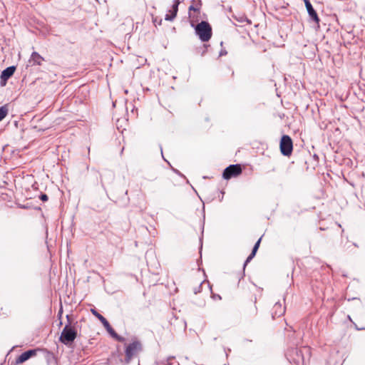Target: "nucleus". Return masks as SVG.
I'll list each match as a JSON object with an SVG mask.
<instances>
[{
  "instance_id": "1",
  "label": "nucleus",
  "mask_w": 365,
  "mask_h": 365,
  "mask_svg": "<svg viewBox=\"0 0 365 365\" xmlns=\"http://www.w3.org/2000/svg\"><path fill=\"white\" fill-rule=\"evenodd\" d=\"M196 34L202 41H208L212 36V28L207 21H201L195 26Z\"/></svg>"
},
{
  "instance_id": "2",
  "label": "nucleus",
  "mask_w": 365,
  "mask_h": 365,
  "mask_svg": "<svg viewBox=\"0 0 365 365\" xmlns=\"http://www.w3.org/2000/svg\"><path fill=\"white\" fill-rule=\"evenodd\" d=\"M77 336V331L75 327H71L70 324H66L62 330L60 336V341L68 345L72 343Z\"/></svg>"
},
{
  "instance_id": "3",
  "label": "nucleus",
  "mask_w": 365,
  "mask_h": 365,
  "mask_svg": "<svg viewBox=\"0 0 365 365\" xmlns=\"http://www.w3.org/2000/svg\"><path fill=\"white\" fill-rule=\"evenodd\" d=\"M91 312L92 314L96 317L103 324V327L106 328V329L107 330V331L110 334V336L112 337H113L114 339H115L117 341H120V342H123L125 341V338L118 335L115 331H114V329L111 327V326L110 325L109 322L107 321V319L103 317L102 316L101 314H99L96 309H91Z\"/></svg>"
},
{
  "instance_id": "4",
  "label": "nucleus",
  "mask_w": 365,
  "mask_h": 365,
  "mask_svg": "<svg viewBox=\"0 0 365 365\" xmlns=\"http://www.w3.org/2000/svg\"><path fill=\"white\" fill-rule=\"evenodd\" d=\"M142 350V344L139 341H133L125 349V360L129 362L133 357L136 356Z\"/></svg>"
},
{
  "instance_id": "5",
  "label": "nucleus",
  "mask_w": 365,
  "mask_h": 365,
  "mask_svg": "<svg viewBox=\"0 0 365 365\" xmlns=\"http://www.w3.org/2000/svg\"><path fill=\"white\" fill-rule=\"evenodd\" d=\"M292 148L293 144L291 138L289 135H283L280 141L281 153L285 156H289L292 152Z\"/></svg>"
},
{
  "instance_id": "6",
  "label": "nucleus",
  "mask_w": 365,
  "mask_h": 365,
  "mask_svg": "<svg viewBox=\"0 0 365 365\" xmlns=\"http://www.w3.org/2000/svg\"><path fill=\"white\" fill-rule=\"evenodd\" d=\"M242 169L240 165H231L226 168L223 172L222 176L225 179H230L240 174Z\"/></svg>"
},
{
  "instance_id": "7",
  "label": "nucleus",
  "mask_w": 365,
  "mask_h": 365,
  "mask_svg": "<svg viewBox=\"0 0 365 365\" xmlns=\"http://www.w3.org/2000/svg\"><path fill=\"white\" fill-rule=\"evenodd\" d=\"M16 71V66H11L4 69L0 76L1 86H5L7 81L14 75Z\"/></svg>"
},
{
  "instance_id": "8",
  "label": "nucleus",
  "mask_w": 365,
  "mask_h": 365,
  "mask_svg": "<svg viewBox=\"0 0 365 365\" xmlns=\"http://www.w3.org/2000/svg\"><path fill=\"white\" fill-rule=\"evenodd\" d=\"M184 0H174L172 9L169 10V14L165 16V20L172 21L175 19L178 11V6L180 3L183 2Z\"/></svg>"
},
{
  "instance_id": "9",
  "label": "nucleus",
  "mask_w": 365,
  "mask_h": 365,
  "mask_svg": "<svg viewBox=\"0 0 365 365\" xmlns=\"http://www.w3.org/2000/svg\"><path fill=\"white\" fill-rule=\"evenodd\" d=\"M304 2L306 9L307 10V12L309 14V16L310 19L313 21H314L315 23L319 24V21H320L319 18L316 11L314 9V8H313L312 4L310 3V1L309 0H304Z\"/></svg>"
},
{
  "instance_id": "10",
  "label": "nucleus",
  "mask_w": 365,
  "mask_h": 365,
  "mask_svg": "<svg viewBox=\"0 0 365 365\" xmlns=\"http://www.w3.org/2000/svg\"><path fill=\"white\" fill-rule=\"evenodd\" d=\"M37 352L36 349H30L22 353L16 360V364H22L29 359L31 357L36 356Z\"/></svg>"
},
{
  "instance_id": "11",
  "label": "nucleus",
  "mask_w": 365,
  "mask_h": 365,
  "mask_svg": "<svg viewBox=\"0 0 365 365\" xmlns=\"http://www.w3.org/2000/svg\"><path fill=\"white\" fill-rule=\"evenodd\" d=\"M44 61V58L42 57L38 52L34 51L29 58V63L32 66H41Z\"/></svg>"
},
{
  "instance_id": "12",
  "label": "nucleus",
  "mask_w": 365,
  "mask_h": 365,
  "mask_svg": "<svg viewBox=\"0 0 365 365\" xmlns=\"http://www.w3.org/2000/svg\"><path fill=\"white\" fill-rule=\"evenodd\" d=\"M260 241H261V238H259L257 240V242L255 243V246H254V247L252 249V252L248 256V257L247 258L246 261L244 263V268L246 267L247 263L255 256L256 252H257V250L259 248V244H260Z\"/></svg>"
},
{
  "instance_id": "13",
  "label": "nucleus",
  "mask_w": 365,
  "mask_h": 365,
  "mask_svg": "<svg viewBox=\"0 0 365 365\" xmlns=\"http://www.w3.org/2000/svg\"><path fill=\"white\" fill-rule=\"evenodd\" d=\"M274 317L275 316L279 317L282 315L284 313V308L282 307V304L279 302L275 303L274 305Z\"/></svg>"
},
{
  "instance_id": "14",
  "label": "nucleus",
  "mask_w": 365,
  "mask_h": 365,
  "mask_svg": "<svg viewBox=\"0 0 365 365\" xmlns=\"http://www.w3.org/2000/svg\"><path fill=\"white\" fill-rule=\"evenodd\" d=\"M9 109L6 105L0 107V121H1L8 114Z\"/></svg>"
},
{
  "instance_id": "15",
  "label": "nucleus",
  "mask_w": 365,
  "mask_h": 365,
  "mask_svg": "<svg viewBox=\"0 0 365 365\" xmlns=\"http://www.w3.org/2000/svg\"><path fill=\"white\" fill-rule=\"evenodd\" d=\"M200 6H193V5H191V6L189 7L188 10H189V11H200Z\"/></svg>"
},
{
  "instance_id": "16",
  "label": "nucleus",
  "mask_w": 365,
  "mask_h": 365,
  "mask_svg": "<svg viewBox=\"0 0 365 365\" xmlns=\"http://www.w3.org/2000/svg\"><path fill=\"white\" fill-rule=\"evenodd\" d=\"M201 286H202V283H200V285L194 289V293L195 294L200 292V291H201Z\"/></svg>"
},
{
  "instance_id": "17",
  "label": "nucleus",
  "mask_w": 365,
  "mask_h": 365,
  "mask_svg": "<svg viewBox=\"0 0 365 365\" xmlns=\"http://www.w3.org/2000/svg\"><path fill=\"white\" fill-rule=\"evenodd\" d=\"M40 199H41L42 201H47V200H48V196H47L46 194H42V195H41V196H40Z\"/></svg>"
},
{
  "instance_id": "18",
  "label": "nucleus",
  "mask_w": 365,
  "mask_h": 365,
  "mask_svg": "<svg viewBox=\"0 0 365 365\" xmlns=\"http://www.w3.org/2000/svg\"><path fill=\"white\" fill-rule=\"evenodd\" d=\"M245 21H247V22H250V21H249V20H248V19H247L246 18L245 19ZM240 21H241V22H243V21H244V20H242H242H240Z\"/></svg>"
},
{
  "instance_id": "19",
  "label": "nucleus",
  "mask_w": 365,
  "mask_h": 365,
  "mask_svg": "<svg viewBox=\"0 0 365 365\" xmlns=\"http://www.w3.org/2000/svg\"><path fill=\"white\" fill-rule=\"evenodd\" d=\"M216 298H218V299H221V297H220V295L216 296Z\"/></svg>"
},
{
  "instance_id": "20",
  "label": "nucleus",
  "mask_w": 365,
  "mask_h": 365,
  "mask_svg": "<svg viewBox=\"0 0 365 365\" xmlns=\"http://www.w3.org/2000/svg\"><path fill=\"white\" fill-rule=\"evenodd\" d=\"M198 1L200 3V0H198Z\"/></svg>"
}]
</instances>
